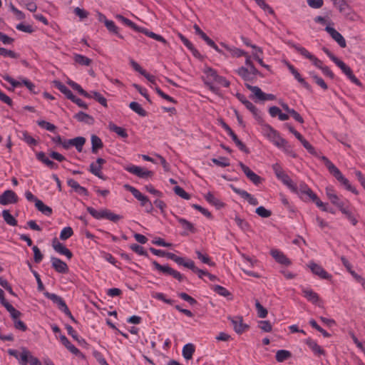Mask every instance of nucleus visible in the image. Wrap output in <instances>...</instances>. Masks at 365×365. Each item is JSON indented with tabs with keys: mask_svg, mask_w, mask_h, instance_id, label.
Segmentation results:
<instances>
[{
	"mask_svg": "<svg viewBox=\"0 0 365 365\" xmlns=\"http://www.w3.org/2000/svg\"><path fill=\"white\" fill-rule=\"evenodd\" d=\"M321 160L324 162L325 166L328 169L330 174H331L344 187L354 193L358 195V191L349 182V180L346 178L339 169L336 167L331 161H330L326 156H322Z\"/></svg>",
	"mask_w": 365,
	"mask_h": 365,
	"instance_id": "f257e3e1",
	"label": "nucleus"
},
{
	"mask_svg": "<svg viewBox=\"0 0 365 365\" xmlns=\"http://www.w3.org/2000/svg\"><path fill=\"white\" fill-rule=\"evenodd\" d=\"M88 212L96 220L107 219L113 222H117L122 219V216L111 212L110 210L104 209L100 211L96 210L92 207H87Z\"/></svg>",
	"mask_w": 365,
	"mask_h": 365,
	"instance_id": "f03ea898",
	"label": "nucleus"
},
{
	"mask_svg": "<svg viewBox=\"0 0 365 365\" xmlns=\"http://www.w3.org/2000/svg\"><path fill=\"white\" fill-rule=\"evenodd\" d=\"M272 170L278 180H281L293 192H297V185L294 183L289 176L284 173L282 166L276 163L272 165Z\"/></svg>",
	"mask_w": 365,
	"mask_h": 365,
	"instance_id": "7ed1b4c3",
	"label": "nucleus"
},
{
	"mask_svg": "<svg viewBox=\"0 0 365 365\" xmlns=\"http://www.w3.org/2000/svg\"><path fill=\"white\" fill-rule=\"evenodd\" d=\"M2 78L11 85L12 88H9V91H14L15 88H19L24 85L31 93L36 94L38 93V90L36 89V86L28 79L23 78L21 81H19L14 79L9 75H4L2 76Z\"/></svg>",
	"mask_w": 365,
	"mask_h": 365,
	"instance_id": "20e7f679",
	"label": "nucleus"
},
{
	"mask_svg": "<svg viewBox=\"0 0 365 365\" xmlns=\"http://www.w3.org/2000/svg\"><path fill=\"white\" fill-rule=\"evenodd\" d=\"M152 264L156 270L165 274L170 275L179 282H182L185 279V277L182 274L171 268L168 264L161 265L155 260H153Z\"/></svg>",
	"mask_w": 365,
	"mask_h": 365,
	"instance_id": "39448f33",
	"label": "nucleus"
},
{
	"mask_svg": "<svg viewBox=\"0 0 365 365\" xmlns=\"http://www.w3.org/2000/svg\"><path fill=\"white\" fill-rule=\"evenodd\" d=\"M262 133L264 136H266L271 142L273 143L276 146L279 145L281 143L284 142V138L279 135V133L274 130L272 127H271L268 124H264L262 125Z\"/></svg>",
	"mask_w": 365,
	"mask_h": 365,
	"instance_id": "423d86ee",
	"label": "nucleus"
},
{
	"mask_svg": "<svg viewBox=\"0 0 365 365\" xmlns=\"http://www.w3.org/2000/svg\"><path fill=\"white\" fill-rule=\"evenodd\" d=\"M235 96L252 113L257 120L259 123L262 121L259 110L255 105H253L252 103L247 100L246 97L243 94L237 93Z\"/></svg>",
	"mask_w": 365,
	"mask_h": 365,
	"instance_id": "0eeeda50",
	"label": "nucleus"
},
{
	"mask_svg": "<svg viewBox=\"0 0 365 365\" xmlns=\"http://www.w3.org/2000/svg\"><path fill=\"white\" fill-rule=\"evenodd\" d=\"M125 170L138 178L143 179L150 178L153 176V172L137 165H130L125 168Z\"/></svg>",
	"mask_w": 365,
	"mask_h": 365,
	"instance_id": "6e6552de",
	"label": "nucleus"
},
{
	"mask_svg": "<svg viewBox=\"0 0 365 365\" xmlns=\"http://www.w3.org/2000/svg\"><path fill=\"white\" fill-rule=\"evenodd\" d=\"M85 143L86 138L84 137L79 136L73 139L63 140V148L68 150L71 146H73L78 152H81Z\"/></svg>",
	"mask_w": 365,
	"mask_h": 365,
	"instance_id": "1a4fd4ad",
	"label": "nucleus"
},
{
	"mask_svg": "<svg viewBox=\"0 0 365 365\" xmlns=\"http://www.w3.org/2000/svg\"><path fill=\"white\" fill-rule=\"evenodd\" d=\"M106 163V160L101 158H97L96 162H93L90 164L88 170L95 176L100 179L105 180V177L101 171L102 166Z\"/></svg>",
	"mask_w": 365,
	"mask_h": 365,
	"instance_id": "9d476101",
	"label": "nucleus"
},
{
	"mask_svg": "<svg viewBox=\"0 0 365 365\" xmlns=\"http://www.w3.org/2000/svg\"><path fill=\"white\" fill-rule=\"evenodd\" d=\"M239 165L241 168L242 170L247 176V178L255 185H258L262 183V178L254 173L248 166L245 165L243 163L240 162Z\"/></svg>",
	"mask_w": 365,
	"mask_h": 365,
	"instance_id": "9b49d317",
	"label": "nucleus"
},
{
	"mask_svg": "<svg viewBox=\"0 0 365 365\" xmlns=\"http://www.w3.org/2000/svg\"><path fill=\"white\" fill-rule=\"evenodd\" d=\"M336 65L340 68L342 72L347 76V78L354 84L361 86L360 81L354 75L351 68L348 66L341 60L336 62Z\"/></svg>",
	"mask_w": 365,
	"mask_h": 365,
	"instance_id": "f8f14e48",
	"label": "nucleus"
},
{
	"mask_svg": "<svg viewBox=\"0 0 365 365\" xmlns=\"http://www.w3.org/2000/svg\"><path fill=\"white\" fill-rule=\"evenodd\" d=\"M230 187L232 190L234 192L239 195L242 198L247 200L249 204L252 205H258L259 202L257 198H255L254 196H252L251 194L247 192L246 190L240 189L234 186L233 185H230Z\"/></svg>",
	"mask_w": 365,
	"mask_h": 365,
	"instance_id": "ddd939ff",
	"label": "nucleus"
},
{
	"mask_svg": "<svg viewBox=\"0 0 365 365\" xmlns=\"http://www.w3.org/2000/svg\"><path fill=\"white\" fill-rule=\"evenodd\" d=\"M17 200L18 196L11 190L4 191L3 194L0 195V204L3 205L15 203Z\"/></svg>",
	"mask_w": 365,
	"mask_h": 365,
	"instance_id": "4468645a",
	"label": "nucleus"
},
{
	"mask_svg": "<svg viewBox=\"0 0 365 365\" xmlns=\"http://www.w3.org/2000/svg\"><path fill=\"white\" fill-rule=\"evenodd\" d=\"M230 320L234 330L237 334L243 333L246 329L249 328L248 325L243 323L242 317L240 316L234 317H228Z\"/></svg>",
	"mask_w": 365,
	"mask_h": 365,
	"instance_id": "2eb2a0df",
	"label": "nucleus"
},
{
	"mask_svg": "<svg viewBox=\"0 0 365 365\" xmlns=\"http://www.w3.org/2000/svg\"><path fill=\"white\" fill-rule=\"evenodd\" d=\"M325 31L331 36V38L337 42V43L341 48H345L346 46V43L345 38L343 36L338 32L335 29L331 26H326Z\"/></svg>",
	"mask_w": 365,
	"mask_h": 365,
	"instance_id": "dca6fc26",
	"label": "nucleus"
},
{
	"mask_svg": "<svg viewBox=\"0 0 365 365\" xmlns=\"http://www.w3.org/2000/svg\"><path fill=\"white\" fill-rule=\"evenodd\" d=\"M309 267L314 274L319 276L322 279H330L331 278V275L329 274L322 266L314 262H310Z\"/></svg>",
	"mask_w": 365,
	"mask_h": 365,
	"instance_id": "f3484780",
	"label": "nucleus"
},
{
	"mask_svg": "<svg viewBox=\"0 0 365 365\" xmlns=\"http://www.w3.org/2000/svg\"><path fill=\"white\" fill-rule=\"evenodd\" d=\"M52 267L58 273L65 274L68 272V267L66 262L61 259L51 257Z\"/></svg>",
	"mask_w": 365,
	"mask_h": 365,
	"instance_id": "a211bd4d",
	"label": "nucleus"
},
{
	"mask_svg": "<svg viewBox=\"0 0 365 365\" xmlns=\"http://www.w3.org/2000/svg\"><path fill=\"white\" fill-rule=\"evenodd\" d=\"M270 255L278 263L289 266L291 264V261L286 257V255L278 250H272Z\"/></svg>",
	"mask_w": 365,
	"mask_h": 365,
	"instance_id": "6ab92c4d",
	"label": "nucleus"
},
{
	"mask_svg": "<svg viewBox=\"0 0 365 365\" xmlns=\"http://www.w3.org/2000/svg\"><path fill=\"white\" fill-rule=\"evenodd\" d=\"M52 246L56 252L65 255L68 259L72 258L73 253L71 250L56 239L53 241Z\"/></svg>",
	"mask_w": 365,
	"mask_h": 365,
	"instance_id": "aec40b11",
	"label": "nucleus"
},
{
	"mask_svg": "<svg viewBox=\"0 0 365 365\" xmlns=\"http://www.w3.org/2000/svg\"><path fill=\"white\" fill-rule=\"evenodd\" d=\"M124 187L126 189V190L130 192L132 195L140 202V205H144L146 202L149 200L148 197L144 195H143L138 189L135 187L130 185H125Z\"/></svg>",
	"mask_w": 365,
	"mask_h": 365,
	"instance_id": "412c9836",
	"label": "nucleus"
},
{
	"mask_svg": "<svg viewBox=\"0 0 365 365\" xmlns=\"http://www.w3.org/2000/svg\"><path fill=\"white\" fill-rule=\"evenodd\" d=\"M36 159L45 164L50 169H57L58 168V164L51 160L45 154V153L41 151L36 154Z\"/></svg>",
	"mask_w": 365,
	"mask_h": 365,
	"instance_id": "4be33fe9",
	"label": "nucleus"
},
{
	"mask_svg": "<svg viewBox=\"0 0 365 365\" xmlns=\"http://www.w3.org/2000/svg\"><path fill=\"white\" fill-rule=\"evenodd\" d=\"M178 222L181 225L182 227L185 230L182 235H187L188 232L191 233H195L196 230L192 223L187 220L186 219L175 216Z\"/></svg>",
	"mask_w": 365,
	"mask_h": 365,
	"instance_id": "5701e85b",
	"label": "nucleus"
},
{
	"mask_svg": "<svg viewBox=\"0 0 365 365\" xmlns=\"http://www.w3.org/2000/svg\"><path fill=\"white\" fill-rule=\"evenodd\" d=\"M334 5L345 16H348L351 11V7L345 0H333Z\"/></svg>",
	"mask_w": 365,
	"mask_h": 365,
	"instance_id": "b1692460",
	"label": "nucleus"
},
{
	"mask_svg": "<svg viewBox=\"0 0 365 365\" xmlns=\"http://www.w3.org/2000/svg\"><path fill=\"white\" fill-rule=\"evenodd\" d=\"M306 344L312 349V351L317 355H324L325 351L318 344L311 338H308L305 341Z\"/></svg>",
	"mask_w": 365,
	"mask_h": 365,
	"instance_id": "393cba45",
	"label": "nucleus"
},
{
	"mask_svg": "<svg viewBox=\"0 0 365 365\" xmlns=\"http://www.w3.org/2000/svg\"><path fill=\"white\" fill-rule=\"evenodd\" d=\"M91 152L93 154H97L99 149L103 148V143L102 140L96 135H92L91 138Z\"/></svg>",
	"mask_w": 365,
	"mask_h": 365,
	"instance_id": "a878e982",
	"label": "nucleus"
},
{
	"mask_svg": "<svg viewBox=\"0 0 365 365\" xmlns=\"http://www.w3.org/2000/svg\"><path fill=\"white\" fill-rule=\"evenodd\" d=\"M73 117L78 121L85 123L88 125H92L94 123V118L91 115L83 111H79L76 113Z\"/></svg>",
	"mask_w": 365,
	"mask_h": 365,
	"instance_id": "bb28decb",
	"label": "nucleus"
},
{
	"mask_svg": "<svg viewBox=\"0 0 365 365\" xmlns=\"http://www.w3.org/2000/svg\"><path fill=\"white\" fill-rule=\"evenodd\" d=\"M304 297L312 303L316 304L319 301V295L310 289H303Z\"/></svg>",
	"mask_w": 365,
	"mask_h": 365,
	"instance_id": "cd10ccee",
	"label": "nucleus"
},
{
	"mask_svg": "<svg viewBox=\"0 0 365 365\" xmlns=\"http://www.w3.org/2000/svg\"><path fill=\"white\" fill-rule=\"evenodd\" d=\"M108 128L110 131L115 133L118 135L123 138H126L128 136L127 131L125 128L116 125L113 122H110L108 123Z\"/></svg>",
	"mask_w": 365,
	"mask_h": 365,
	"instance_id": "c85d7f7f",
	"label": "nucleus"
},
{
	"mask_svg": "<svg viewBox=\"0 0 365 365\" xmlns=\"http://www.w3.org/2000/svg\"><path fill=\"white\" fill-rule=\"evenodd\" d=\"M195 346L192 344L189 343V344H185L183 346L182 354L183 357L186 360H189L192 358V355L195 353Z\"/></svg>",
	"mask_w": 365,
	"mask_h": 365,
	"instance_id": "c756f323",
	"label": "nucleus"
},
{
	"mask_svg": "<svg viewBox=\"0 0 365 365\" xmlns=\"http://www.w3.org/2000/svg\"><path fill=\"white\" fill-rule=\"evenodd\" d=\"M55 83V86L62 93H63L66 98L69 100H71V98H73V93H72V91L68 88L66 87L64 84H63L60 81H55L54 82Z\"/></svg>",
	"mask_w": 365,
	"mask_h": 365,
	"instance_id": "7c9ffc66",
	"label": "nucleus"
},
{
	"mask_svg": "<svg viewBox=\"0 0 365 365\" xmlns=\"http://www.w3.org/2000/svg\"><path fill=\"white\" fill-rule=\"evenodd\" d=\"M245 86L252 92L257 99L263 101H264V93L258 86H251L248 83H245Z\"/></svg>",
	"mask_w": 365,
	"mask_h": 365,
	"instance_id": "2f4dec72",
	"label": "nucleus"
},
{
	"mask_svg": "<svg viewBox=\"0 0 365 365\" xmlns=\"http://www.w3.org/2000/svg\"><path fill=\"white\" fill-rule=\"evenodd\" d=\"M205 197L209 203L215 205L218 209L225 206V204L222 202L215 197L214 195L210 192L205 196Z\"/></svg>",
	"mask_w": 365,
	"mask_h": 365,
	"instance_id": "473e14b6",
	"label": "nucleus"
},
{
	"mask_svg": "<svg viewBox=\"0 0 365 365\" xmlns=\"http://www.w3.org/2000/svg\"><path fill=\"white\" fill-rule=\"evenodd\" d=\"M236 72L245 81H250L255 79L252 75L250 74L249 69L244 66L239 68Z\"/></svg>",
	"mask_w": 365,
	"mask_h": 365,
	"instance_id": "72a5a7b5",
	"label": "nucleus"
},
{
	"mask_svg": "<svg viewBox=\"0 0 365 365\" xmlns=\"http://www.w3.org/2000/svg\"><path fill=\"white\" fill-rule=\"evenodd\" d=\"M35 206L36 209L43 215L46 216L51 215L52 209L50 207L46 205L41 200H36Z\"/></svg>",
	"mask_w": 365,
	"mask_h": 365,
	"instance_id": "f704fd0d",
	"label": "nucleus"
},
{
	"mask_svg": "<svg viewBox=\"0 0 365 365\" xmlns=\"http://www.w3.org/2000/svg\"><path fill=\"white\" fill-rule=\"evenodd\" d=\"M140 32L145 34L147 36H149L156 41H160L164 44L167 43V41L162 36L155 34L153 31H150L145 28L141 27Z\"/></svg>",
	"mask_w": 365,
	"mask_h": 365,
	"instance_id": "c9c22d12",
	"label": "nucleus"
},
{
	"mask_svg": "<svg viewBox=\"0 0 365 365\" xmlns=\"http://www.w3.org/2000/svg\"><path fill=\"white\" fill-rule=\"evenodd\" d=\"M129 108L140 116L145 117L148 115L146 110L138 102L133 101L130 103Z\"/></svg>",
	"mask_w": 365,
	"mask_h": 365,
	"instance_id": "e433bc0d",
	"label": "nucleus"
},
{
	"mask_svg": "<svg viewBox=\"0 0 365 365\" xmlns=\"http://www.w3.org/2000/svg\"><path fill=\"white\" fill-rule=\"evenodd\" d=\"M116 18L120 21L125 26L133 29V30L140 32L141 27L137 26L134 22L131 20L124 17L122 15H118Z\"/></svg>",
	"mask_w": 365,
	"mask_h": 365,
	"instance_id": "4c0bfd02",
	"label": "nucleus"
},
{
	"mask_svg": "<svg viewBox=\"0 0 365 365\" xmlns=\"http://www.w3.org/2000/svg\"><path fill=\"white\" fill-rule=\"evenodd\" d=\"M220 44H221V46L225 47L227 51H229L231 53V54L235 57H241V56H247V52H245V51H243L242 49H240V48H237L235 47L231 48L224 43H221Z\"/></svg>",
	"mask_w": 365,
	"mask_h": 365,
	"instance_id": "58836bf2",
	"label": "nucleus"
},
{
	"mask_svg": "<svg viewBox=\"0 0 365 365\" xmlns=\"http://www.w3.org/2000/svg\"><path fill=\"white\" fill-rule=\"evenodd\" d=\"M211 289L220 296L232 299V294L226 288L220 285H212Z\"/></svg>",
	"mask_w": 365,
	"mask_h": 365,
	"instance_id": "ea45409f",
	"label": "nucleus"
},
{
	"mask_svg": "<svg viewBox=\"0 0 365 365\" xmlns=\"http://www.w3.org/2000/svg\"><path fill=\"white\" fill-rule=\"evenodd\" d=\"M2 217L4 220V221L6 222V224L11 225V226H16L17 225V220L15 219V217L11 215L9 210H4L2 211Z\"/></svg>",
	"mask_w": 365,
	"mask_h": 365,
	"instance_id": "a19ab883",
	"label": "nucleus"
},
{
	"mask_svg": "<svg viewBox=\"0 0 365 365\" xmlns=\"http://www.w3.org/2000/svg\"><path fill=\"white\" fill-rule=\"evenodd\" d=\"M292 356V353L289 351L280 349L276 353L275 358L278 362H282Z\"/></svg>",
	"mask_w": 365,
	"mask_h": 365,
	"instance_id": "79ce46f5",
	"label": "nucleus"
},
{
	"mask_svg": "<svg viewBox=\"0 0 365 365\" xmlns=\"http://www.w3.org/2000/svg\"><path fill=\"white\" fill-rule=\"evenodd\" d=\"M288 44L293 47L297 51H298L301 55L304 56L306 58L310 60L313 56L312 53H310L305 48L302 46L294 44V43L292 42H289Z\"/></svg>",
	"mask_w": 365,
	"mask_h": 365,
	"instance_id": "37998d69",
	"label": "nucleus"
},
{
	"mask_svg": "<svg viewBox=\"0 0 365 365\" xmlns=\"http://www.w3.org/2000/svg\"><path fill=\"white\" fill-rule=\"evenodd\" d=\"M74 61L76 63L81 65L88 66L92 63V60L87 56H85L81 54H75L74 55Z\"/></svg>",
	"mask_w": 365,
	"mask_h": 365,
	"instance_id": "c03bdc74",
	"label": "nucleus"
},
{
	"mask_svg": "<svg viewBox=\"0 0 365 365\" xmlns=\"http://www.w3.org/2000/svg\"><path fill=\"white\" fill-rule=\"evenodd\" d=\"M284 143L280 142V144L279 145H277V147L279 148H282L284 152L286 153L287 154H288L289 155H290L293 158H296L297 157L296 153L292 150V146L289 144V143L284 138Z\"/></svg>",
	"mask_w": 365,
	"mask_h": 365,
	"instance_id": "a18cd8bd",
	"label": "nucleus"
},
{
	"mask_svg": "<svg viewBox=\"0 0 365 365\" xmlns=\"http://www.w3.org/2000/svg\"><path fill=\"white\" fill-rule=\"evenodd\" d=\"M89 93L91 94V97H89L88 98H94L103 106L106 108L108 106L106 98H104L100 93L97 91H91Z\"/></svg>",
	"mask_w": 365,
	"mask_h": 365,
	"instance_id": "49530a36",
	"label": "nucleus"
},
{
	"mask_svg": "<svg viewBox=\"0 0 365 365\" xmlns=\"http://www.w3.org/2000/svg\"><path fill=\"white\" fill-rule=\"evenodd\" d=\"M235 221L237 226L244 232H247L250 230L249 223L244 219L240 218L238 215L235 217Z\"/></svg>",
	"mask_w": 365,
	"mask_h": 365,
	"instance_id": "de8ad7c7",
	"label": "nucleus"
},
{
	"mask_svg": "<svg viewBox=\"0 0 365 365\" xmlns=\"http://www.w3.org/2000/svg\"><path fill=\"white\" fill-rule=\"evenodd\" d=\"M68 84L69 86L75 91H78L79 94L82 95L83 96L86 97V98H89L91 97V94L89 93H88L87 91H86L85 90H83L82 88V87L78 84L77 83L74 82V81H70L68 82Z\"/></svg>",
	"mask_w": 365,
	"mask_h": 365,
	"instance_id": "09e8293b",
	"label": "nucleus"
},
{
	"mask_svg": "<svg viewBox=\"0 0 365 365\" xmlns=\"http://www.w3.org/2000/svg\"><path fill=\"white\" fill-rule=\"evenodd\" d=\"M6 305L4 307L9 312L13 321L18 319L21 316V312L16 309L10 303Z\"/></svg>",
	"mask_w": 365,
	"mask_h": 365,
	"instance_id": "8fccbe9b",
	"label": "nucleus"
},
{
	"mask_svg": "<svg viewBox=\"0 0 365 365\" xmlns=\"http://www.w3.org/2000/svg\"><path fill=\"white\" fill-rule=\"evenodd\" d=\"M28 265L31 271V272L33 273L34 276L35 277L36 279V282H37V289L39 292H43L44 291L45 289V287H44V285L41 279V277H40V275L38 274V273L34 270L32 269V266L31 264V263L29 262H28Z\"/></svg>",
	"mask_w": 365,
	"mask_h": 365,
	"instance_id": "3c124183",
	"label": "nucleus"
},
{
	"mask_svg": "<svg viewBox=\"0 0 365 365\" xmlns=\"http://www.w3.org/2000/svg\"><path fill=\"white\" fill-rule=\"evenodd\" d=\"M346 217L351 222V223L355 226L358 223V220L356 218L354 213L349 209V207L347 206L346 208L343 209L342 211H341Z\"/></svg>",
	"mask_w": 365,
	"mask_h": 365,
	"instance_id": "603ef678",
	"label": "nucleus"
},
{
	"mask_svg": "<svg viewBox=\"0 0 365 365\" xmlns=\"http://www.w3.org/2000/svg\"><path fill=\"white\" fill-rule=\"evenodd\" d=\"M175 263H177L178 265H182L185 267H187L190 269V268L194 267V262L191 259H187V261L185 260V258L182 257L178 256L175 261Z\"/></svg>",
	"mask_w": 365,
	"mask_h": 365,
	"instance_id": "864d4df0",
	"label": "nucleus"
},
{
	"mask_svg": "<svg viewBox=\"0 0 365 365\" xmlns=\"http://www.w3.org/2000/svg\"><path fill=\"white\" fill-rule=\"evenodd\" d=\"M310 76L314 79L315 83L320 86L323 90L326 91L328 89V86L327 83L324 82V81L319 76H318L314 72H309Z\"/></svg>",
	"mask_w": 365,
	"mask_h": 365,
	"instance_id": "5fc2aeb1",
	"label": "nucleus"
},
{
	"mask_svg": "<svg viewBox=\"0 0 365 365\" xmlns=\"http://www.w3.org/2000/svg\"><path fill=\"white\" fill-rule=\"evenodd\" d=\"M255 307L257 312V316L259 318H265L267 315V309L264 308L259 302L257 299L255 301Z\"/></svg>",
	"mask_w": 365,
	"mask_h": 365,
	"instance_id": "6e6d98bb",
	"label": "nucleus"
},
{
	"mask_svg": "<svg viewBox=\"0 0 365 365\" xmlns=\"http://www.w3.org/2000/svg\"><path fill=\"white\" fill-rule=\"evenodd\" d=\"M212 161L217 166L225 168L230 165L229 159L225 157H220L219 158H212Z\"/></svg>",
	"mask_w": 365,
	"mask_h": 365,
	"instance_id": "4d7b16f0",
	"label": "nucleus"
},
{
	"mask_svg": "<svg viewBox=\"0 0 365 365\" xmlns=\"http://www.w3.org/2000/svg\"><path fill=\"white\" fill-rule=\"evenodd\" d=\"M73 235V229L71 227H64L60 233V239L66 240Z\"/></svg>",
	"mask_w": 365,
	"mask_h": 365,
	"instance_id": "13d9d810",
	"label": "nucleus"
},
{
	"mask_svg": "<svg viewBox=\"0 0 365 365\" xmlns=\"http://www.w3.org/2000/svg\"><path fill=\"white\" fill-rule=\"evenodd\" d=\"M331 202L336 205L340 211H342L343 209L346 208L348 205L346 203L342 200H341L337 195L331 197Z\"/></svg>",
	"mask_w": 365,
	"mask_h": 365,
	"instance_id": "bf43d9fd",
	"label": "nucleus"
},
{
	"mask_svg": "<svg viewBox=\"0 0 365 365\" xmlns=\"http://www.w3.org/2000/svg\"><path fill=\"white\" fill-rule=\"evenodd\" d=\"M37 124L38 126H40L42 128H44L48 131L54 132L56 129V126L49 122H47L46 120H38L37 122Z\"/></svg>",
	"mask_w": 365,
	"mask_h": 365,
	"instance_id": "052dcab7",
	"label": "nucleus"
},
{
	"mask_svg": "<svg viewBox=\"0 0 365 365\" xmlns=\"http://www.w3.org/2000/svg\"><path fill=\"white\" fill-rule=\"evenodd\" d=\"M197 258L203 263L207 264L210 266H214L215 263L211 261L210 257L207 255H203L199 250L195 251Z\"/></svg>",
	"mask_w": 365,
	"mask_h": 365,
	"instance_id": "680f3d73",
	"label": "nucleus"
},
{
	"mask_svg": "<svg viewBox=\"0 0 365 365\" xmlns=\"http://www.w3.org/2000/svg\"><path fill=\"white\" fill-rule=\"evenodd\" d=\"M292 75L295 79L300 83L307 90L311 91V86L301 76L299 73L296 70Z\"/></svg>",
	"mask_w": 365,
	"mask_h": 365,
	"instance_id": "e2e57ef3",
	"label": "nucleus"
},
{
	"mask_svg": "<svg viewBox=\"0 0 365 365\" xmlns=\"http://www.w3.org/2000/svg\"><path fill=\"white\" fill-rule=\"evenodd\" d=\"M0 56H2L4 57H10L11 58H17L19 57V53H17L11 50H8L6 48H1V47H0Z\"/></svg>",
	"mask_w": 365,
	"mask_h": 365,
	"instance_id": "0e129e2a",
	"label": "nucleus"
},
{
	"mask_svg": "<svg viewBox=\"0 0 365 365\" xmlns=\"http://www.w3.org/2000/svg\"><path fill=\"white\" fill-rule=\"evenodd\" d=\"M105 26L109 31L118 34L119 38H123V36L118 34V27L115 26L114 21L111 20H105Z\"/></svg>",
	"mask_w": 365,
	"mask_h": 365,
	"instance_id": "69168bd1",
	"label": "nucleus"
},
{
	"mask_svg": "<svg viewBox=\"0 0 365 365\" xmlns=\"http://www.w3.org/2000/svg\"><path fill=\"white\" fill-rule=\"evenodd\" d=\"M255 212L260 217H264V218H267V217H269L272 215V212L269 210H267L263 206H259L258 207L256 210H255Z\"/></svg>",
	"mask_w": 365,
	"mask_h": 365,
	"instance_id": "338daca9",
	"label": "nucleus"
},
{
	"mask_svg": "<svg viewBox=\"0 0 365 365\" xmlns=\"http://www.w3.org/2000/svg\"><path fill=\"white\" fill-rule=\"evenodd\" d=\"M173 190L177 195L180 196V197L185 200H189L190 198V195L187 192H186L182 187L180 186H175L173 188Z\"/></svg>",
	"mask_w": 365,
	"mask_h": 365,
	"instance_id": "774afa93",
	"label": "nucleus"
}]
</instances>
